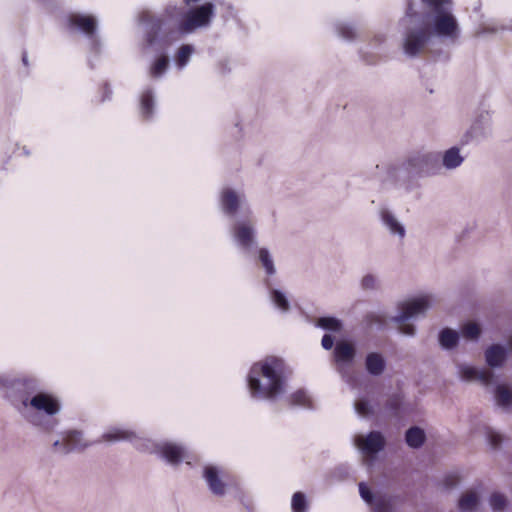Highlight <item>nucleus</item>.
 <instances>
[{
  "mask_svg": "<svg viewBox=\"0 0 512 512\" xmlns=\"http://www.w3.org/2000/svg\"><path fill=\"white\" fill-rule=\"evenodd\" d=\"M422 4L425 11L418 12L413 0H407L405 15L399 21L401 47L409 58L432 53L435 38L456 43L461 34L451 0H422Z\"/></svg>",
  "mask_w": 512,
  "mask_h": 512,
  "instance_id": "nucleus-1",
  "label": "nucleus"
},
{
  "mask_svg": "<svg viewBox=\"0 0 512 512\" xmlns=\"http://www.w3.org/2000/svg\"><path fill=\"white\" fill-rule=\"evenodd\" d=\"M247 386L253 399H278L287 387L283 360L271 356L254 363L247 375Z\"/></svg>",
  "mask_w": 512,
  "mask_h": 512,
  "instance_id": "nucleus-2",
  "label": "nucleus"
},
{
  "mask_svg": "<svg viewBox=\"0 0 512 512\" xmlns=\"http://www.w3.org/2000/svg\"><path fill=\"white\" fill-rule=\"evenodd\" d=\"M439 170L438 153L416 151L409 154L399 166L391 167L388 177L397 188L411 192L418 186L417 179L436 175Z\"/></svg>",
  "mask_w": 512,
  "mask_h": 512,
  "instance_id": "nucleus-3",
  "label": "nucleus"
},
{
  "mask_svg": "<svg viewBox=\"0 0 512 512\" xmlns=\"http://www.w3.org/2000/svg\"><path fill=\"white\" fill-rule=\"evenodd\" d=\"M102 441L114 443L126 441L137 449L157 453L167 463L178 465L188 458L186 448L171 442L152 443L133 430L122 427H111L102 435Z\"/></svg>",
  "mask_w": 512,
  "mask_h": 512,
  "instance_id": "nucleus-4",
  "label": "nucleus"
},
{
  "mask_svg": "<svg viewBox=\"0 0 512 512\" xmlns=\"http://www.w3.org/2000/svg\"><path fill=\"white\" fill-rule=\"evenodd\" d=\"M15 406L30 424L43 431H52L58 424L54 416L60 411L61 405L59 400L49 393L38 392L32 397L24 396Z\"/></svg>",
  "mask_w": 512,
  "mask_h": 512,
  "instance_id": "nucleus-5",
  "label": "nucleus"
},
{
  "mask_svg": "<svg viewBox=\"0 0 512 512\" xmlns=\"http://www.w3.org/2000/svg\"><path fill=\"white\" fill-rule=\"evenodd\" d=\"M433 300L429 295L414 298L403 304L398 315L392 317V321L399 324V333L406 336H414L416 328L413 324L406 322L423 316L432 306Z\"/></svg>",
  "mask_w": 512,
  "mask_h": 512,
  "instance_id": "nucleus-6",
  "label": "nucleus"
},
{
  "mask_svg": "<svg viewBox=\"0 0 512 512\" xmlns=\"http://www.w3.org/2000/svg\"><path fill=\"white\" fill-rule=\"evenodd\" d=\"M183 7H177L176 5L169 4L166 6L164 14L156 16L149 10H144L139 15V21L145 27V39L149 46L155 45L157 37L163 24L167 20L178 18L182 15Z\"/></svg>",
  "mask_w": 512,
  "mask_h": 512,
  "instance_id": "nucleus-7",
  "label": "nucleus"
},
{
  "mask_svg": "<svg viewBox=\"0 0 512 512\" xmlns=\"http://www.w3.org/2000/svg\"><path fill=\"white\" fill-rule=\"evenodd\" d=\"M219 203L222 212L233 220L253 213L247 203L246 195L230 187L222 189Z\"/></svg>",
  "mask_w": 512,
  "mask_h": 512,
  "instance_id": "nucleus-8",
  "label": "nucleus"
},
{
  "mask_svg": "<svg viewBox=\"0 0 512 512\" xmlns=\"http://www.w3.org/2000/svg\"><path fill=\"white\" fill-rule=\"evenodd\" d=\"M233 221L231 236L234 243L244 252H250L257 245L253 214Z\"/></svg>",
  "mask_w": 512,
  "mask_h": 512,
  "instance_id": "nucleus-9",
  "label": "nucleus"
},
{
  "mask_svg": "<svg viewBox=\"0 0 512 512\" xmlns=\"http://www.w3.org/2000/svg\"><path fill=\"white\" fill-rule=\"evenodd\" d=\"M97 25V19L93 15L74 12L67 17L68 29L83 34L89 40L91 49L95 52H98L100 47Z\"/></svg>",
  "mask_w": 512,
  "mask_h": 512,
  "instance_id": "nucleus-10",
  "label": "nucleus"
},
{
  "mask_svg": "<svg viewBox=\"0 0 512 512\" xmlns=\"http://www.w3.org/2000/svg\"><path fill=\"white\" fill-rule=\"evenodd\" d=\"M214 15V5L210 2L205 3L197 8L190 9L185 14L184 19L179 25L182 33H192L198 28L207 27Z\"/></svg>",
  "mask_w": 512,
  "mask_h": 512,
  "instance_id": "nucleus-11",
  "label": "nucleus"
},
{
  "mask_svg": "<svg viewBox=\"0 0 512 512\" xmlns=\"http://www.w3.org/2000/svg\"><path fill=\"white\" fill-rule=\"evenodd\" d=\"M203 478L210 492L218 497L226 494L228 488L225 471L216 465H206L203 469Z\"/></svg>",
  "mask_w": 512,
  "mask_h": 512,
  "instance_id": "nucleus-12",
  "label": "nucleus"
},
{
  "mask_svg": "<svg viewBox=\"0 0 512 512\" xmlns=\"http://www.w3.org/2000/svg\"><path fill=\"white\" fill-rule=\"evenodd\" d=\"M356 357V348L352 343L341 340L334 347L333 358L337 371L345 377L347 369L352 365Z\"/></svg>",
  "mask_w": 512,
  "mask_h": 512,
  "instance_id": "nucleus-13",
  "label": "nucleus"
},
{
  "mask_svg": "<svg viewBox=\"0 0 512 512\" xmlns=\"http://www.w3.org/2000/svg\"><path fill=\"white\" fill-rule=\"evenodd\" d=\"M458 372L462 380L478 381L485 387H490L495 382V375L487 369H479L474 366L461 364L458 366Z\"/></svg>",
  "mask_w": 512,
  "mask_h": 512,
  "instance_id": "nucleus-14",
  "label": "nucleus"
},
{
  "mask_svg": "<svg viewBox=\"0 0 512 512\" xmlns=\"http://www.w3.org/2000/svg\"><path fill=\"white\" fill-rule=\"evenodd\" d=\"M354 444L363 454L375 455L384 448L385 440L379 431H372L366 437L356 436Z\"/></svg>",
  "mask_w": 512,
  "mask_h": 512,
  "instance_id": "nucleus-15",
  "label": "nucleus"
},
{
  "mask_svg": "<svg viewBox=\"0 0 512 512\" xmlns=\"http://www.w3.org/2000/svg\"><path fill=\"white\" fill-rule=\"evenodd\" d=\"M378 214L383 227H385L391 235L397 236L399 239H403L405 237V226L390 209L384 206L380 207Z\"/></svg>",
  "mask_w": 512,
  "mask_h": 512,
  "instance_id": "nucleus-16",
  "label": "nucleus"
},
{
  "mask_svg": "<svg viewBox=\"0 0 512 512\" xmlns=\"http://www.w3.org/2000/svg\"><path fill=\"white\" fill-rule=\"evenodd\" d=\"M508 350L500 344H493L485 351V361L491 368H500L507 359Z\"/></svg>",
  "mask_w": 512,
  "mask_h": 512,
  "instance_id": "nucleus-17",
  "label": "nucleus"
},
{
  "mask_svg": "<svg viewBox=\"0 0 512 512\" xmlns=\"http://www.w3.org/2000/svg\"><path fill=\"white\" fill-rule=\"evenodd\" d=\"M494 400L504 411L512 408V388L506 384H496L493 390Z\"/></svg>",
  "mask_w": 512,
  "mask_h": 512,
  "instance_id": "nucleus-18",
  "label": "nucleus"
},
{
  "mask_svg": "<svg viewBox=\"0 0 512 512\" xmlns=\"http://www.w3.org/2000/svg\"><path fill=\"white\" fill-rule=\"evenodd\" d=\"M365 368L372 376H380L386 368V361L382 354L378 352H370L365 358Z\"/></svg>",
  "mask_w": 512,
  "mask_h": 512,
  "instance_id": "nucleus-19",
  "label": "nucleus"
},
{
  "mask_svg": "<svg viewBox=\"0 0 512 512\" xmlns=\"http://www.w3.org/2000/svg\"><path fill=\"white\" fill-rule=\"evenodd\" d=\"M464 157L460 153V149L457 146H453L442 155V165L447 170H454L462 165Z\"/></svg>",
  "mask_w": 512,
  "mask_h": 512,
  "instance_id": "nucleus-20",
  "label": "nucleus"
},
{
  "mask_svg": "<svg viewBox=\"0 0 512 512\" xmlns=\"http://www.w3.org/2000/svg\"><path fill=\"white\" fill-rule=\"evenodd\" d=\"M155 107V97L153 90L148 88L141 94L140 109L141 114L145 119H150L153 116Z\"/></svg>",
  "mask_w": 512,
  "mask_h": 512,
  "instance_id": "nucleus-21",
  "label": "nucleus"
},
{
  "mask_svg": "<svg viewBox=\"0 0 512 512\" xmlns=\"http://www.w3.org/2000/svg\"><path fill=\"white\" fill-rule=\"evenodd\" d=\"M66 443L68 444V448L65 449L66 452H73L78 450H83L89 444L84 440L83 434L80 431H69L65 434Z\"/></svg>",
  "mask_w": 512,
  "mask_h": 512,
  "instance_id": "nucleus-22",
  "label": "nucleus"
},
{
  "mask_svg": "<svg viewBox=\"0 0 512 512\" xmlns=\"http://www.w3.org/2000/svg\"><path fill=\"white\" fill-rule=\"evenodd\" d=\"M459 342V334L457 331L444 328L439 333V344L444 350L454 349Z\"/></svg>",
  "mask_w": 512,
  "mask_h": 512,
  "instance_id": "nucleus-23",
  "label": "nucleus"
},
{
  "mask_svg": "<svg viewBox=\"0 0 512 512\" xmlns=\"http://www.w3.org/2000/svg\"><path fill=\"white\" fill-rule=\"evenodd\" d=\"M426 439V435L423 429L418 426L409 428L405 433V440L409 447L420 448Z\"/></svg>",
  "mask_w": 512,
  "mask_h": 512,
  "instance_id": "nucleus-24",
  "label": "nucleus"
},
{
  "mask_svg": "<svg viewBox=\"0 0 512 512\" xmlns=\"http://www.w3.org/2000/svg\"><path fill=\"white\" fill-rule=\"evenodd\" d=\"M478 505L479 497L474 491L464 493L458 501V507L461 512H474L477 510Z\"/></svg>",
  "mask_w": 512,
  "mask_h": 512,
  "instance_id": "nucleus-25",
  "label": "nucleus"
},
{
  "mask_svg": "<svg viewBox=\"0 0 512 512\" xmlns=\"http://www.w3.org/2000/svg\"><path fill=\"white\" fill-rule=\"evenodd\" d=\"M288 402L291 406L294 407H300L305 409L313 408V402L311 397L305 390L302 389L292 393L288 398Z\"/></svg>",
  "mask_w": 512,
  "mask_h": 512,
  "instance_id": "nucleus-26",
  "label": "nucleus"
},
{
  "mask_svg": "<svg viewBox=\"0 0 512 512\" xmlns=\"http://www.w3.org/2000/svg\"><path fill=\"white\" fill-rule=\"evenodd\" d=\"M265 284L270 290V299L273 304L283 312L288 311L290 303L286 295L279 289L270 288L269 280H266Z\"/></svg>",
  "mask_w": 512,
  "mask_h": 512,
  "instance_id": "nucleus-27",
  "label": "nucleus"
},
{
  "mask_svg": "<svg viewBox=\"0 0 512 512\" xmlns=\"http://www.w3.org/2000/svg\"><path fill=\"white\" fill-rule=\"evenodd\" d=\"M335 29L338 36L346 41H353L357 37L356 28L351 23L339 21L335 24Z\"/></svg>",
  "mask_w": 512,
  "mask_h": 512,
  "instance_id": "nucleus-28",
  "label": "nucleus"
},
{
  "mask_svg": "<svg viewBox=\"0 0 512 512\" xmlns=\"http://www.w3.org/2000/svg\"><path fill=\"white\" fill-rule=\"evenodd\" d=\"M373 512H394L393 497L386 494L377 495L373 506Z\"/></svg>",
  "mask_w": 512,
  "mask_h": 512,
  "instance_id": "nucleus-29",
  "label": "nucleus"
},
{
  "mask_svg": "<svg viewBox=\"0 0 512 512\" xmlns=\"http://www.w3.org/2000/svg\"><path fill=\"white\" fill-rule=\"evenodd\" d=\"M258 259L265 269L267 275L272 276L276 273V268L271 253L267 248H260L258 251Z\"/></svg>",
  "mask_w": 512,
  "mask_h": 512,
  "instance_id": "nucleus-30",
  "label": "nucleus"
},
{
  "mask_svg": "<svg viewBox=\"0 0 512 512\" xmlns=\"http://www.w3.org/2000/svg\"><path fill=\"white\" fill-rule=\"evenodd\" d=\"M316 325L324 330L331 332H338L342 329L341 320L332 316H324L318 318Z\"/></svg>",
  "mask_w": 512,
  "mask_h": 512,
  "instance_id": "nucleus-31",
  "label": "nucleus"
},
{
  "mask_svg": "<svg viewBox=\"0 0 512 512\" xmlns=\"http://www.w3.org/2000/svg\"><path fill=\"white\" fill-rule=\"evenodd\" d=\"M193 52L194 47L190 44H185L180 47L175 58L176 65L179 69H183L188 64Z\"/></svg>",
  "mask_w": 512,
  "mask_h": 512,
  "instance_id": "nucleus-32",
  "label": "nucleus"
},
{
  "mask_svg": "<svg viewBox=\"0 0 512 512\" xmlns=\"http://www.w3.org/2000/svg\"><path fill=\"white\" fill-rule=\"evenodd\" d=\"M169 66V59L167 56H161L155 60L150 68V76L153 78L162 77L167 71Z\"/></svg>",
  "mask_w": 512,
  "mask_h": 512,
  "instance_id": "nucleus-33",
  "label": "nucleus"
},
{
  "mask_svg": "<svg viewBox=\"0 0 512 512\" xmlns=\"http://www.w3.org/2000/svg\"><path fill=\"white\" fill-rule=\"evenodd\" d=\"M366 326L371 329L382 330L386 325V317L378 313H370L365 317Z\"/></svg>",
  "mask_w": 512,
  "mask_h": 512,
  "instance_id": "nucleus-34",
  "label": "nucleus"
},
{
  "mask_svg": "<svg viewBox=\"0 0 512 512\" xmlns=\"http://www.w3.org/2000/svg\"><path fill=\"white\" fill-rule=\"evenodd\" d=\"M291 508L293 512H307L308 503L306 496L302 492H295L291 500Z\"/></svg>",
  "mask_w": 512,
  "mask_h": 512,
  "instance_id": "nucleus-35",
  "label": "nucleus"
},
{
  "mask_svg": "<svg viewBox=\"0 0 512 512\" xmlns=\"http://www.w3.org/2000/svg\"><path fill=\"white\" fill-rule=\"evenodd\" d=\"M360 285L365 291H374L380 288V280L377 275L368 273L362 277Z\"/></svg>",
  "mask_w": 512,
  "mask_h": 512,
  "instance_id": "nucleus-36",
  "label": "nucleus"
},
{
  "mask_svg": "<svg viewBox=\"0 0 512 512\" xmlns=\"http://www.w3.org/2000/svg\"><path fill=\"white\" fill-rule=\"evenodd\" d=\"M355 411L362 417H369L374 414L373 405L366 399L361 398L354 403Z\"/></svg>",
  "mask_w": 512,
  "mask_h": 512,
  "instance_id": "nucleus-37",
  "label": "nucleus"
},
{
  "mask_svg": "<svg viewBox=\"0 0 512 512\" xmlns=\"http://www.w3.org/2000/svg\"><path fill=\"white\" fill-rule=\"evenodd\" d=\"M489 503L493 511L501 512L506 508L508 501L504 494L494 492L490 496Z\"/></svg>",
  "mask_w": 512,
  "mask_h": 512,
  "instance_id": "nucleus-38",
  "label": "nucleus"
},
{
  "mask_svg": "<svg viewBox=\"0 0 512 512\" xmlns=\"http://www.w3.org/2000/svg\"><path fill=\"white\" fill-rule=\"evenodd\" d=\"M481 333V329L476 323H467L462 328V334L464 337L476 340Z\"/></svg>",
  "mask_w": 512,
  "mask_h": 512,
  "instance_id": "nucleus-39",
  "label": "nucleus"
},
{
  "mask_svg": "<svg viewBox=\"0 0 512 512\" xmlns=\"http://www.w3.org/2000/svg\"><path fill=\"white\" fill-rule=\"evenodd\" d=\"M359 493L361 498L369 505L374 506L375 499L377 496L368 488L364 482L359 483Z\"/></svg>",
  "mask_w": 512,
  "mask_h": 512,
  "instance_id": "nucleus-40",
  "label": "nucleus"
},
{
  "mask_svg": "<svg viewBox=\"0 0 512 512\" xmlns=\"http://www.w3.org/2000/svg\"><path fill=\"white\" fill-rule=\"evenodd\" d=\"M400 405H401L400 398L398 396H393L387 400L386 409L396 415L398 413Z\"/></svg>",
  "mask_w": 512,
  "mask_h": 512,
  "instance_id": "nucleus-41",
  "label": "nucleus"
},
{
  "mask_svg": "<svg viewBox=\"0 0 512 512\" xmlns=\"http://www.w3.org/2000/svg\"><path fill=\"white\" fill-rule=\"evenodd\" d=\"M487 439L492 448H497L502 442L501 434H499L493 430H489L487 432Z\"/></svg>",
  "mask_w": 512,
  "mask_h": 512,
  "instance_id": "nucleus-42",
  "label": "nucleus"
},
{
  "mask_svg": "<svg viewBox=\"0 0 512 512\" xmlns=\"http://www.w3.org/2000/svg\"><path fill=\"white\" fill-rule=\"evenodd\" d=\"M321 345L325 350H330L334 346V337L330 334H325L322 338Z\"/></svg>",
  "mask_w": 512,
  "mask_h": 512,
  "instance_id": "nucleus-43",
  "label": "nucleus"
},
{
  "mask_svg": "<svg viewBox=\"0 0 512 512\" xmlns=\"http://www.w3.org/2000/svg\"><path fill=\"white\" fill-rule=\"evenodd\" d=\"M53 447L55 448V450L63 453V454H68L69 452H66L65 449L68 448V444L66 443V439H65V436L63 437V439L60 441V440H56L54 443H53Z\"/></svg>",
  "mask_w": 512,
  "mask_h": 512,
  "instance_id": "nucleus-44",
  "label": "nucleus"
},
{
  "mask_svg": "<svg viewBox=\"0 0 512 512\" xmlns=\"http://www.w3.org/2000/svg\"><path fill=\"white\" fill-rule=\"evenodd\" d=\"M103 89H104V95L101 99L102 102L110 99L111 93H112L111 89L109 88V86L107 84L104 85Z\"/></svg>",
  "mask_w": 512,
  "mask_h": 512,
  "instance_id": "nucleus-45",
  "label": "nucleus"
},
{
  "mask_svg": "<svg viewBox=\"0 0 512 512\" xmlns=\"http://www.w3.org/2000/svg\"><path fill=\"white\" fill-rule=\"evenodd\" d=\"M22 61H23V63H24L25 65H27V64H28V59H27V55H26V54H24V55H23V57H22Z\"/></svg>",
  "mask_w": 512,
  "mask_h": 512,
  "instance_id": "nucleus-46",
  "label": "nucleus"
}]
</instances>
